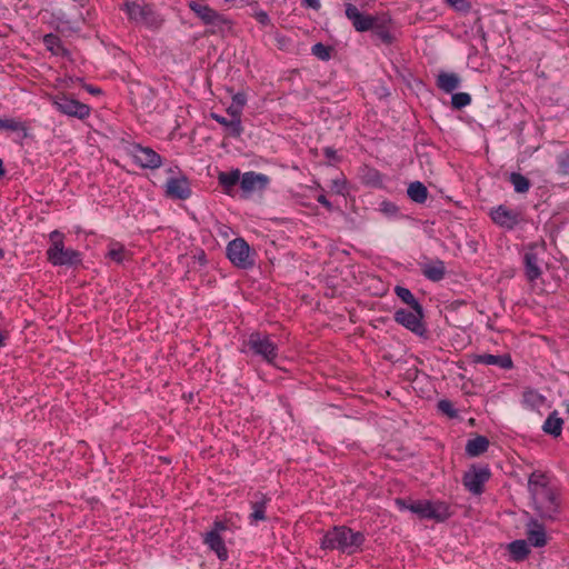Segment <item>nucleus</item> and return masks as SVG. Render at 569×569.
Instances as JSON below:
<instances>
[{
  "label": "nucleus",
  "mask_w": 569,
  "mask_h": 569,
  "mask_svg": "<svg viewBox=\"0 0 569 569\" xmlns=\"http://www.w3.org/2000/svg\"><path fill=\"white\" fill-rule=\"evenodd\" d=\"M528 490L538 516L542 520L557 519L560 513V498L557 489L550 486L547 475L538 470L531 472Z\"/></svg>",
  "instance_id": "f257e3e1"
},
{
  "label": "nucleus",
  "mask_w": 569,
  "mask_h": 569,
  "mask_svg": "<svg viewBox=\"0 0 569 569\" xmlns=\"http://www.w3.org/2000/svg\"><path fill=\"white\" fill-rule=\"evenodd\" d=\"M366 537L360 531H353L347 526H335L328 530L320 541L323 550H338L342 553L353 555L361 550Z\"/></svg>",
  "instance_id": "f03ea898"
},
{
  "label": "nucleus",
  "mask_w": 569,
  "mask_h": 569,
  "mask_svg": "<svg viewBox=\"0 0 569 569\" xmlns=\"http://www.w3.org/2000/svg\"><path fill=\"white\" fill-rule=\"evenodd\" d=\"M50 246L47 249V260L54 267H76L82 262L78 250L64 247V234L53 230L49 234Z\"/></svg>",
  "instance_id": "7ed1b4c3"
},
{
  "label": "nucleus",
  "mask_w": 569,
  "mask_h": 569,
  "mask_svg": "<svg viewBox=\"0 0 569 569\" xmlns=\"http://www.w3.org/2000/svg\"><path fill=\"white\" fill-rule=\"evenodd\" d=\"M243 346L253 356L259 357L269 365L274 363L278 358V345L268 333L260 331L251 332L248 339L243 342Z\"/></svg>",
  "instance_id": "20e7f679"
},
{
  "label": "nucleus",
  "mask_w": 569,
  "mask_h": 569,
  "mask_svg": "<svg viewBox=\"0 0 569 569\" xmlns=\"http://www.w3.org/2000/svg\"><path fill=\"white\" fill-rule=\"evenodd\" d=\"M128 19L147 28H159L162 23L160 16L153 9V6L138 1H127L121 7Z\"/></svg>",
  "instance_id": "39448f33"
},
{
  "label": "nucleus",
  "mask_w": 569,
  "mask_h": 569,
  "mask_svg": "<svg viewBox=\"0 0 569 569\" xmlns=\"http://www.w3.org/2000/svg\"><path fill=\"white\" fill-rule=\"evenodd\" d=\"M227 258L230 262L243 270L253 268L256 264L254 251L251 250L250 246L243 238H236L231 240L227 246Z\"/></svg>",
  "instance_id": "423d86ee"
},
{
  "label": "nucleus",
  "mask_w": 569,
  "mask_h": 569,
  "mask_svg": "<svg viewBox=\"0 0 569 569\" xmlns=\"http://www.w3.org/2000/svg\"><path fill=\"white\" fill-rule=\"evenodd\" d=\"M425 319V310L423 307H419V309H405L400 308L395 311L393 313V320L406 328L407 330L411 331L418 337H427L428 330L426 327V323L423 321Z\"/></svg>",
  "instance_id": "0eeeda50"
},
{
  "label": "nucleus",
  "mask_w": 569,
  "mask_h": 569,
  "mask_svg": "<svg viewBox=\"0 0 569 569\" xmlns=\"http://www.w3.org/2000/svg\"><path fill=\"white\" fill-rule=\"evenodd\" d=\"M546 251L543 244L530 243L526 249L522 263L523 272L528 282L532 283L538 280L542 274V258Z\"/></svg>",
  "instance_id": "6e6552de"
},
{
  "label": "nucleus",
  "mask_w": 569,
  "mask_h": 569,
  "mask_svg": "<svg viewBox=\"0 0 569 569\" xmlns=\"http://www.w3.org/2000/svg\"><path fill=\"white\" fill-rule=\"evenodd\" d=\"M52 104L61 113L78 119H84L90 114V107L78 100L68 97L64 93H58L51 98Z\"/></svg>",
  "instance_id": "1a4fd4ad"
},
{
  "label": "nucleus",
  "mask_w": 569,
  "mask_h": 569,
  "mask_svg": "<svg viewBox=\"0 0 569 569\" xmlns=\"http://www.w3.org/2000/svg\"><path fill=\"white\" fill-rule=\"evenodd\" d=\"M489 216L495 224L506 230H513L523 220L521 211L505 204L491 208Z\"/></svg>",
  "instance_id": "9d476101"
},
{
  "label": "nucleus",
  "mask_w": 569,
  "mask_h": 569,
  "mask_svg": "<svg viewBox=\"0 0 569 569\" xmlns=\"http://www.w3.org/2000/svg\"><path fill=\"white\" fill-rule=\"evenodd\" d=\"M129 154L143 169L154 170L162 166V157L150 147L132 143L129 148Z\"/></svg>",
  "instance_id": "9b49d317"
},
{
  "label": "nucleus",
  "mask_w": 569,
  "mask_h": 569,
  "mask_svg": "<svg viewBox=\"0 0 569 569\" xmlns=\"http://www.w3.org/2000/svg\"><path fill=\"white\" fill-rule=\"evenodd\" d=\"M189 8L207 26L222 29L230 24V21L221 13L200 1H190Z\"/></svg>",
  "instance_id": "f8f14e48"
},
{
  "label": "nucleus",
  "mask_w": 569,
  "mask_h": 569,
  "mask_svg": "<svg viewBox=\"0 0 569 569\" xmlns=\"http://www.w3.org/2000/svg\"><path fill=\"white\" fill-rule=\"evenodd\" d=\"M491 473L487 467L472 465L462 477V483L466 489L473 495H481L483 486L489 480Z\"/></svg>",
  "instance_id": "ddd939ff"
},
{
  "label": "nucleus",
  "mask_w": 569,
  "mask_h": 569,
  "mask_svg": "<svg viewBox=\"0 0 569 569\" xmlns=\"http://www.w3.org/2000/svg\"><path fill=\"white\" fill-rule=\"evenodd\" d=\"M370 31H371V37L375 40H378L386 46H390L396 41L392 21L388 17H378L377 16Z\"/></svg>",
  "instance_id": "4468645a"
},
{
  "label": "nucleus",
  "mask_w": 569,
  "mask_h": 569,
  "mask_svg": "<svg viewBox=\"0 0 569 569\" xmlns=\"http://www.w3.org/2000/svg\"><path fill=\"white\" fill-rule=\"evenodd\" d=\"M345 13L347 19L351 21L355 30L358 32L370 31L373 26V21L377 18V16L365 14L360 12L359 9L352 3L346 4Z\"/></svg>",
  "instance_id": "2eb2a0df"
},
{
  "label": "nucleus",
  "mask_w": 569,
  "mask_h": 569,
  "mask_svg": "<svg viewBox=\"0 0 569 569\" xmlns=\"http://www.w3.org/2000/svg\"><path fill=\"white\" fill-rule=\"evenodd\" d=\"M166 196L174 200H186L191 196L190 182L186 176L169 178L166 182Z\"/></svg>",
  "instance_id": "dca6fc26"
},
{
  "label": "nucleus",
  "mask_w": 569,
  "mask_h": 569,
  "mask_svg": "<svg viewBox=\"0 0 569 569\" xmlns=\"http://www.w3.org/2000/svg\"><path fill=\"white\" fill-rule=\"evenodd\" d=\"M240 178V187L247 193L264 190L270 181L268 176L254 171L244 172Z\"/></svg>",
  "instance_id": "f3484780"
},
{
  "label": "nucleus",
  "mask_w": 569,
  "mask_h": 569,
  "mask_svg": "<svg viewBox=\"0 0 569 569\" xmlns=\"http://www.w3.org/2000/svg\"><path fill=\"white\" fill-rule=\"evenodd\" d=\"M527 542L529 546L541 548L547 545V535L542 523L531 518L527 523Z\"/></svg>",
  "instance_id": "a211bd4d"
},
{
  "label": "nucleus",
  "mask_w": 569,
  "mask_h": 569,
  "mask_svg": "<svg viewBox=\"0 0 569 569\" xmlns=\"http://www.w3.org/2000/svg\"><path fill=\"white\" fill-rule=\"evenodd\" d=\"M269 502L270 498L267 495L259 491L253 495V499L250 502L252 509V512L249 515L250 523H257L267 519L266 509Z\"/></svg>",
  "instance_id": "6ab92c4d"
},
{
  "label": "nucleus",
  "mask_w": 569,
  "mask_h": 569,
  "mask_svg": "<svg viewBox=\"0 0 569 569\" xmlns=\"http://www.w3.org/2000/svg\"><path fill=\"white\" fill-rule=\"evenodd\" d=\"M420 267L423 277L433 282L441 281L447 273L445 262L440 259L423 262Z\"/></svg>",
  "instance_id": "aec40b11"
},
{
  "label": "nucleus",
  "mask_w": 569,
  "mask_h": 569,
  "mask_svg": "<svg viewBox=\"0 0 569 569\" xmlns=\"http://www.w3.org/2000/svg\"><path fill=\"white\" fill-rule=\"evenodd\" d=\"M430 500H407L403 498H397L396 505L400 510H409L416 513L420 519H428L427 515L429 511Z\"/></svg>",
  "instance_id": "412c9836"
},
{
  "label": "nucleus",
  "mask_w": 569,
  "mask_h": 569,
  "mask_svg": "<svg viewBox=\"0 0 569 569\" xmlns=\"http://www.w3.org/2000/svg\"><path fill=\"white\" fill-rule=\"evenodd\" d=\"M476 363H482L487 366H497L501 369H511L513 367L512 359L510 355H490V353H483V355H477L475 357Z\"/></svg>",
  "instance_id": "4be33fe9"
},
{
  "label": "nucleus",
  "mask_w": 569,
  "mask_h": 569,
  "mask_svg": "<svg viewBox=\"0 0 569 569\" xmlns=\"http://www.w3.org/2000/svg\"><path fill=\"white\" fill-rule=\"evenodd\" d=\"M203 543L207 545L220 560L224 561L228 559V550L221 536L216 532H207L203 537Z\"/></svg>",
  "instance_id": "5701e85b"
},
{
  "label": "nucleus",
  "mask_w": 569,
  "mask_h": 569,
  "mask_svg": "<svg viewBox=\"0 0 569 569\" xmlns=\"http://www.w3.org/2000/svg\"><path fill=\"white\" fill-rule=\"evenodd\" d=\"M461 79L455 72L441 71L437 76V87L446 93H452L460 87Z\"/></svg>",
  "instance_id": "b1692460"
},
{
  "label": "nucleus",
  "mask_w": 569,
  "mask_h": 569,
  "mask_svg": "<svg viewBox=\"0 0 569 569\" xmlns=\"http://www.w3.org/2000/svg\"><path fill=\"white\" fill-rule=\"evenodd\" d=\"M452 512L450 510V506L445 501H430L428 519L435 520L437 522H445L447 519L451 517Z\"/></svg>",
  "instance_id": "393cba45"
},
{
  "label": "nucleus",
  "mask_w": 569,
  "mask_h": 569,
  "mask_svg": "<svg viewBox=\"0 0 569 569\" xmlns=\"http://www.w3.org/2000/svg\"><path fill=\"white\" fill-rule=\"evenodd\" d=\"M241 173L239 169H233L229 172L221 171L218 174V182L223 189L224 193L232 194L233 188L240 183Z\"/></svg>",
  "instance_id": "a878e982"
},
{
  "label": "nucleus",
  "mask_w": 569,
  "mask_h": 569,
  "mask_svg": "<svg viewBox=\"0 0 569 569\" xmlns=\"http://www.w3.org/2000/svg\"><path fill=\"white\" fill-rule=\"evenodd\" d=\"M489 448V440L485 436H476L473 439H469L466 443V453L469 457H479L485 453Z\"/></svg>",
  "instance_id": "bb28decb"
},
{
  "label": "nucleus",
  "mask_w": 569,
  "mask_h": 569,
  "mask_svg": "<svg viewBox=\"0 0 569 569\" xmlns=\"http://www.w3.org/2000/svg\"><path fill=\"white\" fill-rule=\"evenodd\" d=\"M210 118L213 119L219 124L223 126L228 131L229 136L233 138H240L243 133V127L241 124V120H229L223 116H220L216 112L210 113Z\"/></svg>",
  "instance_id": "cd10ccee"
},
{
  "label": "nucleus",
  "mask_w": 569,
  "mask_h": 569,
  "mask_svg": "<svg viewBox=\"0 0 569 569\" xmlns=\"http://www.w3.org/2000/svg\"><path fill=\"white\" fill-rule=\"evenodd\" d=\"M508 551L510 555V558L513 561H522L525 560L528 555L530 553L529 545L526 540L519 539L510 542L508 545Z\"/></svg>",
  "instance_id": "c85d7f7f"
},
{
  "label": "nucleus",
  "mask_w": 569,
  "mask_h": 569,
  "mask_svg": "<svg viewBox=\"0 0 569 569\" xmlns=\"http://www.w3.org/2000/svg\"><path fill=\"white\" fill-rule=\"evenodd\" d=\"M407 194L413 202L422 204L427 201L429 191L422 182L413 181L409 183Z\"/></svg>",
  "instance_id": "c756f323"
},
{
  "label": "nucleus",
  "mask_w": 569,
  "mask_h": 569,
  "mask_svg": "<svg viewBox=\"0 0 569 569\" xmlns=\"http://www.w3.org/2000/svg\"><path fill=\"white\" fill-rule=\"evenodd\" d=\"M57 30L61 32L70 31L76 32L80 30V17L68 18L64 12L59 11L56 16Z\"/></svg>",
  "instance_id": "7c9ffc66"
},
{
  "label": "nucleus",
  "mask_w": 569,
  "mask_h": 569,
  "mask_svg": "<svg viewBox=\"0 0 569 569\" xmlns=\"http://www.w3.org/2000/svg\"><path fill=\"white\" fill-rule=\"evenodd\" d=\"M563 420L558 417L557 411L551 412L543 422L542 430L555 438L562 432Z\"/></svg>",
  "instance_id": "2f4dec72"
},
{
  "label": "nucleus",
  "mask_w": 569,
  "mask_h": 569,
  "mask_svg": "<svg viewBox=\"0 0 569 569\" xmlns=\"http://www.w3.org/2000/svg\"><path fill=\"white\" fill-rule=\"evenodd\" d=\"M43 43L53 54L67 56L69 51L62 46L60 38L53 33L43 37Z\"/></svg>",
  "instance_id": "473e14b6"
},
{
  "label": "nucleus",
  "mask_w": 569,
  "mask_h": 569,
  "mask_svg": "<svg viewBox=\"0 0 569 569\" xmlns=\"http://www.w3.org/2000/svg\"><path fill=\"white\" fill-rule=\"evenodd\" d=\"M395 293L403 303L408 305L411 309H419V307H422V305L416 299V297L408 288L396 286Z\"/></svg>",
  "instance_id": "72a5a7b5"
},
{
  "label": "nucleus",
  "mask_w": 569,
  "mask_h": 569,
  "mask_svg": "<svg viewBox=\"0 0 569 569\" xmlns=\"http://www.w3.org/2000/svg\"><path fill=\"white\" fill-rule=\"evenodd\" d=\"M509 181L513 186V189L518 193H526L530 189V180L519 172H511Z\"/></svg>",
  "instance_id": "f704fd0d"
},
{
  "label": "nucleus",
  "mask_w": 569,
  "mask_h": 569,
  "mask_svg": "<svg viewBox=\"0 0 569 569\" xmlns=\"http://www.w3.org/2000/svg\"><path fill=\"white\" fill-rule=\"evenodd\" d=\"M333 48L331 46L317 42L311 47V53L321 61H329L332 57Z\"/></svg>",
  "instance_id": "c9c22d12"
},
{
  "label": "nucleus",
  "mask_w": 569,
  "mask_h": 569,
  "mask_svg": "<svg viewBox=\"0 0 569 569\" xmlns=\"http://www.w3.org/2000/svg\"><path fill=\"white\" fill-rule=\"evenodd\" d=\"M471 103V96L467 92L453 93L451 97V106L453 109L460 110Z\"/></svg>",
  "instance_id": "e433bc0d"
},
{
  "label": "nucleus",
  "mask_w": 569,
  "mask_h": 569,
  "mask_svg": "<svg viewBox=\"0 0 569 569\" xmlns=\"http://www.w3.org/2000/svg\"><path fill=\"white\" fill-rule=\"evenodd\" d=\"M557 172L569 180V152H562L557 157Z\"/></svg>",
  "instance_id": "4c0bfd02"
},
{
  "label": "nucleus",
  "mask_w": 569,
  "mask_h": 569,
  "mask_svg": "<svg viewBox=\"0 0 569 569\" xmlns=\"http://www.w3.org/2000/svg\"><path fill=\"white\" fill-rule=\"evenodd\" d=\"M124 254H126V249H124L123 244L116 243L109 249L107 257L117 263H122L124 260Z\"/></svg>",
  "instance_id": "58836bf2"
},
{
  "label": "nucleus",
  "mask_w": 569,
  "mask_h": 569,
  "mask_svg": "<svg viewBox=\"0 0 569 569\" xmlns=\"http://www.w3.org/2000/svg\"><path fill=\"white\" fill-rule=\"evenodd\" d=\"M438 410L449 418H457L458 411L453 408V405L448 399H441L438 401Z\"/></svg>",
  "instance_id": "ea45409f"
},
{
  "label": "nucleus",
  "mask_w": 569,
  "mask_h": 569,
  "mask_svg": "<svg viewBox=\"0 0 569 569\" xmlns=\"http://www.w3.org/2000/svg\"><path fill=\"white\" fill-rule=\"evenodd\" d=\"M380 211L387 217H397L399 214V208L391 201H382L380 203Z\"/></svg>",
  "instance_id": "a19ab883"
},
{
  "label": "nucleus",
  "mask_w": 569,
  "mask_h": 569,
  "mask_svg": "<svg viewBox=\"0 0 569 569\" xmlns=\"http://www.w3.org/2000/svg\"><path fill=\"white\" fill-rule=\"evenodd\" d=\"M0 130L26 131V126L14 119H3V124Z\"/></svg>",
  "instance_id": "79ce46f5"
},
{
  "label": "nucleus",
  "mask_w": 569,
  "mask_h": 569,
  "mask_svg": "<svg viewBox=\"0 0 569 569\" xmlns=\"http://www.w3.org/2000/svg\"><path fill=\"white\" fill-rule=\"evenodd\" d=\"M447 4L453 8L457 11H467L469 9V3L466 0H445Z\"/></svg>",
  "instance_id": "37998d69"
},
{
  "label": "nucleus",
  "mask_w": 569,
  "mask_h": 569,
  "mask_svg": "<svg viewBox=\"0 0 569 569\" xmlns=\"http://www.w3.org/2000/svg\"><path fill=\"white\" fill-rule=\"evenodd\" d=\"M542 400H543L542 397H540L539 395H537L533 391H529V392L525 393V401L527 403H529L531 407H535V406L541 403Z\"/></svg>",
  "instance_id": "c03bdc74"
},
{
  "label": "nucleus",
  "mask_w": 569,
  "mask_h": 569,
  "mask_svg": "<svg viewBox=\"0 0 569 569\" xmlns=\"http://www.w3.org/2000/svg\"><path fill=\"white\" fill-rule=\"evenodd\" d=\"M253 17L262 26H269L271 22L268 13L263 10H259V11L254 12Z\"/></svg>",
  "instance_id": "a18cd8bd"
},
{
  "label": "nucleus",
  "mask_w": 569,
  "mask_h": 569,
  "mask_svg": "<svg viewBox=\"0 0 569 569\" xmlns=\"http://www.w3.org/2000/svg\"><path fill=\"white\" fill-rule=\"evenodd\" d=\"M247 103V97L242 92H238L232 97V104L239 107L241 110Z\"/></svg>",
  "instance_id": "49530a36"
},
{
  "label": "nucleus",
  "mask_w": 569,
  "mask_h": 569,
  "mask_svg": "<svg viewBox=\"0 0 569 569\" xmlns=\"http://www.w3.org/2000/svg\"><path fill=\"white\" fill-rule=\"evenodd\" d=\"M227 113L231 117V120H241L242 110L234 104L227 108Z\"/></svg>",
  "instance_id": "de8ad7c7"
},
{
  "label": "nucleus",
  "mask_w": 569,
  "mask_h": 569,
  "mask_svg": "<svg viewBox=\"0 0 569 569\" xmlns=\"http://www.w3.org/2000/svg\"><path fill=\"white\" fill-rule=\"evenodd\" d=\"M227 529H228V525L226 521L216 520L209 532H216L217 535L221 536V532L226 531Z\"/></svg>",
  "instance_id": "09e8293b"
},
{
  "label": "nucleus",
  "mask_w": 569,
  "mask_h": 569,
  "mask_svg": "<svg viewBox=\"0 0 569 569\" xmlns=\"http://www.w3.org/2000/svg\"><path fill=\"white\" fill-rule=\"evenodd\" d=\"M323 154L330 161H337L338 160L337 151L333 148H331V147H326L323 149Z\"/></svg>",
  "instance_id": "8fccbe9b"
},
{
  "label": "nucleus",
  "mask_w": 569,
  "mask_h": 569,
  "mask_svg": "<svg viewBox=\"0 0 569 569\" xmlns=\"http://www.w3.org/2000/svg\"><path fill=\"white\" fill-rule=\"evenodd\" d=\"M317 201L322 204L327 210H332V203L328 200V198L325 194H319L317 197Z\"/></svg>",
  "instance_id": "3c124183"
},
{
  "label": "nucleus",
  "mask_w": 569,
  "mask_h": 569,
  "mask_svg": "<svg viewBox=\"0 0 569 569\" xmlns=\"http://www.w3.org/2000/svg\"><path fill=\"white\" fill-rule=\"evenodd\" d=\"M303 6L313 10H319L321 7L320 0H302Z\"/></svg>",
  "instance_id": "603ef678"
},
{
  "label": "nucleus",
  "mask_w": 569,
  "mask_h": 569,
  "mask_svg": "<svg viewBox=\"0 0 569 569\" xmlns=\"http://www.w3.org/2000/svg\"><path fill=\"white\" fill-rule=\"evenodd\" d=\"M369 180H370L372 183H375V184L380 183V182H381V178H380V173H379V171H377V170H370V171H369Z\"/></svg>",
  "instance_id": "864d4df0"
},
{
  "label": "nucleus",
  "mask_w": 569,
  "mask_h": 569,
  "mask_svg": "<svg viewBox=\"0 0 569 569\" xmlns=\"http://www.w3.org/2000/svg\"><path fill=\"white\" fill-rule=\"evenodd\" d=\"M86 88H87V90L91 94H100L101 93V89L100 88H97V87H93V86H87Z\"/></svg>",
  "instance_id": "5fc2aeb1"
},
{
  "label": "nucleus",
  "mask_w": 569,
  "mask_h": 569,
  "mask_svg": "<svg viewBox=\"0 0 569 569\" xmlns=\"http://www.w3.org/2000/svg\"><path fill=\"white\" fill-rule=\"evenodd\" d=\"M198 260L201 264H206L207 259L204 252H201V254L198 257Z\"/></svg>",
  "instance_id": "6e6d98bb"
},
{
  "label": "nucleus",
  "mask_w": 569,
  "mask_h": 569,
  "mask_svg": "<svg viewBox=\"0 0 569 569\" xmlns=\"http://www.w3.org/2000/svg\"><path fill=\"white\" fill-rule=\"evenodd\" d=\"M2 174H4V167L2 160L0 159V176Z\"/></svg>",
  "instance_id": "4d7b16f0"
},
{
  "label": "nucleus",
  "mask_w": 569,
  "mask_h": 569,
  "mask_svg": "<svg viewBox=\"0 0 569 569\" xmlns=\"http://www.w3.org/2000/svg\"><path fill=\"white\" fill-rule=\"evenodd\" d=\"M1 346H4V337L2 336V333L0 332V347Z\"/></svg>",
  "instance_id": "13d9d810"
},
{
  "label": "nucleus",
  "mask_w": 569,
  "mask_h": 569,
  "mask_svg": "<svg viewBox=\"0 0 569 569\" xmlns=\"http://www.w3.org/2000/svg\"><path fill=\"white\" fill-rule=\"evenodd\" d=\"M567 412H568V415H569V403L567 405Z\"/></svg>",
  "instance_id": "bf43d9fd"
}]
</instances>
